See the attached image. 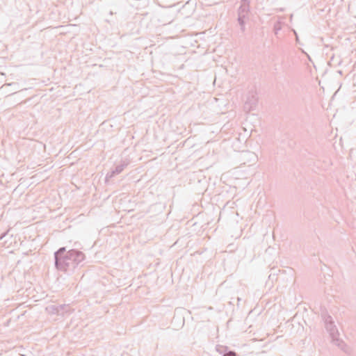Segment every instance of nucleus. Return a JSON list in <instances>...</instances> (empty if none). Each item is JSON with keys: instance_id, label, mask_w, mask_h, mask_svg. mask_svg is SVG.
<instances>
[{"instance_id": "obj_1", "label": "nucleus", "mask_w": 356, "mask_h": 356, "mask_svg": "<svg viewBox=\"0 0 356 356\" xmlns=\"http://www.w3.org/2000/svg\"><path fill=\"white\" fill-rule=\"evenodd\" d=\"M224 356H236V354L234 352H229V353L225 354Z\"/></svg>"}]
</instances>
